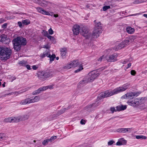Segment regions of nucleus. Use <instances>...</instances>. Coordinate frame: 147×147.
<instances>
[{"label":"nucleus","instance_id":"19","mask_svg":"<svg viewBox=\"0 0 147 147\" xmlns=\"http://www.w3.org/2000/svg\"><path fill=\"white\" fill-rule=\"evenodd\" d=\"M29 115H24L20 117H17V119H18L19 121H25L27 120L29 117Z\"/></svg>","mask_w":147,"mask_h":147},{"label":"nucleus","instance_id":"27","mask_svg":"<svg viewBox=\"0 0 147 147\" xmlns=\"http://www.w3.org/2000/svg\"><path fill=\"white\" fill-rule=\"evenodd\" d=\"M22 23L24 25H28L30 24V21L29 20L25 19L22 20Z\"/></svg>","mask_w":147,"mask_h":147},{"label":"nucleus","instance_id":"34","mask_svg":"<svg viewBox=\"0 0 147 147\" xmlns=\"http://www.w3.org/2000/svg\"><path fill=\"white\" fill-rule=\"evenodd\" d=\"M18 63L21 65H25L27 64V62L23 60L20 61Z\"/></svg>","mask_w":147,"mask_h":147},{"label":"nucleus","instance_id":"57","mask_svg":"<svg viewBox=\"0 0 147 147\" xmlns=\"http://www.w3.org/2000/svg\"><path fill=\"white\" fill-rule=\"evenodd\" d=\"M5 82H4V83L2 84V86L3 87H5Z\"/></svg>","mask_w":147,"mask_h":147},{"label":"nucleus","instance_id":"7","mask_svg":"<svg viewBox=\"0 0 147 147\" xmlns=\"http://www.w3.org/2000/svg\"><path fill=\"white\" fill-rule=\"evenodd\" d=\"M53 72L52 71H40L37 73V76L39 79L44 81L49 77L53 76Z\"/></svg>","mask_w":147,"mask_h":147},{"label":"nucleus","instance_id":"8","mask_svg":"<svg viewBox=\"0 0 147 147\" xmlns=\"http://www.w3.org/2000/svg\"><path fill=\"white\" fill-rule=\"evenodd\" d=\"M80 33L86 39L92 37H94L92 36V34H91L88 32V30L86 26H81L80 28Z\"/></svg>","mask_w":147,"mask_h":147},{"label":"nucleus","instance_id":"22","mask_svg":"<svg viewBox=\"0 0 147 147\" xmlns=\"http://www.w3.org/2000/svg\"><path fill=\"white\" fill-rule=\"evenodd\" d=\"M67 51V49L65 48H62L60 49L61 54L63 58H65Z\"/></svg>","mask_w":147,"mask_h":147},{"label":"nucleus","instance_id":"51","mask_svg":"<svg viewBox=\"0 0 147 147\" xmlns=\"http://www.w3.org/2000/svg\"><path fill=\"white\" fill-rule=\"evenodd\" d=\"M129 61V60L128 59H127L125 60V61H123V62H122V63L123 64H125L127 62H128Z\"/></svg>","mask_w":147,"mask_h":147},{"label":"nucleus","instance_id":"2","mask_svg":"<svg viewBox=\"0 0 147 147\" xmlns=\"http://www.w3.org/2000/svg\"><path fill=\"white\" fill-rule=\"evenodd\" d=\"M100 74L96 70L92 71L88 73V75L78 84V86L82 87L90 82H92L98 77Z\"/></svg>","mask_w":147,"mask_h":147},{"label":"nucleus","instance_id":"42","mask_svg":"<svg viewBox=\"0 0 147 147\" xmlns=\"http://www.w3.org/2000/svg\"><path fill=\"white\" fill-rule=\"evenodd\" d=\"M114 143H115V142L113 140H110L108 142V145H111Z\"/></svg>","mask_w":147,"mask_h":147},{"label":"nucleus","instance_id":"9","mask_svg":"<svg viewBox=\"0 0 147 147\" xmlns=\"http://www.w3.org/2000/svg\"><path fill=\"white\" fill-rule=\"evenodd\" d=\"M137 98H134L132 100H129L127 101V103L129 105L136 107L141 104V102H140L141 100H140V101Z\"/></svg>","mask_w":147,"mask_h":147},{"label":"nucleus","instance_id":"53","mask_svg":"<svg viewBox=\"0 0 147 147\" xmlns=\"http://www.w3.org/2000/svg\"><path fill=\"white\" fill-rule=\"evenodd\" d=\"M84 121V120L82 119L80 121V123L82 124H85Z\"/></svg>","mask_w":147,"mask_h":147},{"label":"nucleus","instance_id":"6","mask_svg":"<svg viewBox=\"0 0 147 147\" xmlns=\"http://www.w3.org/2000/svg\"><path fill=\"white\" fill-rule=\"evenodd\" d=\"M40 99V97L39 96L28 98L22 100L20 104L21 105H26L38 102Z\"/></svg>","mask_w":147,"mask_h":147},{"label":"nucleus","instance_id":"11","mask_svg":"<svg viewBox=\"0 0 147 147\" xmlns=\"http://www.w3.org/2000/svg\"><path fill=\"white\" fill-rule=\"evenodd\" d=\"M129 38L126 39L117 46V49H120L125 47L129 44Z\"/></svg>","mask_w":147,"mask_h":147},{"label":"nucleus","instance_id":"25","mask_svg":"<svg viewBox=\"0 0 147 147\" xmlns=\"http://www.w3.org/2000/svg\"><path fill=\"white\" fill-rule=\"evenodd\" d=\"M127 108L126 105H121V106H117L116 107V110L117 111H120L125 109Z\"/></svg>","mask_w":147,"mask_h":147},{"label":"nucleus","instance_id":"56","mask_svg":"<svg viewBox=\"0 0 147 147\" xmlns=\"http://www.w3.org/2000/svg\"><path fill=\"white\" fill-rule=\"evenodd\" d=\"M12 81H13L14 80H15L16 79V77H15L13 76V77H12Z\"/></svg>","mask_w":147,"mask_h":147},{"label":"nucleus","instance_id":"45","mask_svg":"<svg viewBox=\"0 0 147 147\" xmlns=\"http://www.w3.org/2000/svg\"><path fill=\"white\" fill-rule=\"evenodd\" d=\"M111 111H112V113H113L114 111H117L116 109H115L114 107H111Z\"/></svg>","mask_w":147,"mask_h":147},{"label":"nucleus","instance_id":"55","mask_svg":"<svg viewBox=\"0 0 147 147\" xmlns=\"http://www.w3.org/2000/svg\"><path fill=\"white\" fill-rule=\"evenodd\" d=\"M131 66V63H129L127 65V67H126L127 69H128Z\"/></svg>","mask_w":147,"mask_h":147},{"label":"nucleus","instance_id":"15","mask_svg":"<svg viewBox=\"0 0 147 147\" xmlns=\"http://www.w3.org/2000/svg\"><path fill=\"white\" fill-rule=\"evenodd\" d=\"M80 28L81 27L77 25L74 26L72 30L74 34L77 35L80 33Z\"/></svg>","mask_w":147,"mask_h":147},{"label":"nucleus","instance_id":"31","mask_svg":"<svg viewBox=\"0 0 147 147\" xmlns=\"http://www.w3.org/2000/svg\"><path fill=\"white\" fill-rule=\"evenodd\" d=\"M102 60H106V57L105 58L104 55H102L101 57L99 58L98 59L97 61L99 62H99H101Z\"/></svg>","mask_w":147,"mask_h":147},{"label":"nucleus","instance_id":"49","mask_svg":"<svg viewBox=\"0 0 147 147\" xmlns=\"http://www.w3.org/2000/svg\"><path fill=\"white\" fill-rule=\"evenodd\" d=\"M116 145L117 146H120L122 145V144L121 143L120 141L119 140L116 143Z\"/></svg>","mask_w":147,"mask_h":147},{"label":"nucleus","instance_id":"28","mask_svg":"<svg viewBox=\"0 0 147 147\" xmlns=\"http://www.w3.org/2000/svg\"><path fill=\"white\" fill-rule=\"evenodd\" d=\"M48 57L50 58V61H52L54 60V59L56 57V56L55 54H53L51 55L50 53L48 56Z\"/></svg>","mask_w":147,"mask_h":147},{"label":"nucleus","instance_id":"23","mask_svg":"<svg viewBox=\"0 0 147 147\" xmlns=\"http://www.w3.org/2000/svg\"><path fill=\"white\" fill-rule=\"evenodd\" d=\"M126 31L128 34H131L134 33L135 29L131 27L128 26L126 28Z\"/></svg>","mask_w":147,"mask_h":147},{"label":"nucleus","instance_id":"44","mask_svg":"<svg viewBox=\"0 0 147 147\" xmlns=\"http://www.w3.org/2000/svg\"><path fill=\"white\" fill-rule=\"evenodd\" d=\"M136 74V72L134 70H132L131 71V74L133 76H134Z\"/></svg>","mask_w":147,"mask_h":147},{"label":"nucleus","instance_id":"1","mask_svg":"<svg viewBox=\"0 0 147 147\" xmlns=\"http://www.w3.org/2000/svg\"><path fill=\"white\" fill-rule=\"evenodd\" d=\"M129 86V84L126 83L123 85L122 87H118L112 91H109L107 90L104 92H102L99 94L98 97V100L124 91L128 88Z\"/></svg>","mask_w":147,"mask_h":147},{"label":"nucleus","instance_id":"59","mask_svg":"<svg viewBox=\"0 0 147 147\" xmlns=\"http://www.w3.org/2000/svg\"><path fill=\"white\" fill-rule=\"evenodd\" d=\"M143 16H144V17L147 18V14H144L143 15Z\"/></svg>","mask_w":147,"mask_h":147},{"label":"nucleus","instance_id":"43","mask_svg":"<svg viewBox=\"0 0 147 147\" xmlns=\"http://www.w3.org/2000/svg\"><path fill=\"white\" fill-rule=\"evenodd\" d=\"M48 31L49 34L51 35H52L53 33L54 32L51 28Z\"/></svg>","mask_w":147,"mask_h":147},{"label":"nucleus","instance_id":"5","mask_svg":"<svg viewBox=\"0 0 147 147\" xmlns=\"http://www.w3.org/2000/svg\"><path fill=\"white\" fill-rule=\"evenodd\" d=\"M94 22L95 24V26L94 30L93 32L92 36L97 38L99 36L101 32L102 25L100 22H97L96 20H95Z\"/></svg>","mask_w":147,"mask_h":147},{"label":"nucleus","instance_id":"46","mask_svg":"<svg viewBox=\"0 0 147 147\" xmlns=\"http://www.w3.org/2000/svg\"><path fill=\"white\" fill-rule=\"evenodd\" d=\"M7 23H5L3 24L2 25V28L4 29L6 28H7Z\"/></svg>","mask_w":147,"mask_h":147},{"label":"nucleus","instance_id":"37","mask_svg":"<svg viewBox=\"0 0 147 147\" xmlns=\"http://www.w3.org/2000/svg\"><path fill=\"white\" fill-rule=\"evenodd\" d=\"M57 136H54L51 137L50 139H49V141L50 142H52L55 139H56Z\"/></svg>","mask_w":147,"mask_h":147},{"label":"nucleus","instance_id":"4","mask_svg":"<svg viewBox=\"0 0 147 147\" xmlns=\"http://www.w3.org/2000/svg\"><path fill=\"white\" fill-rule=\"evenodd\" d=\"M12 51L9 48L0 47V58L1 60H6L10 57Z\"/></svg>","mask_w":147,"mask_h":147},{"label":"nucleus","instance_id":"38","mask_svg":"<svg viewBox=\"0 0 147 147\" xmlns=\"http://www.w3.org/2000/svg\"><path fill=\"white\" fill-rule=\"evenodd\" d=\"M22 22H18V25L20 28H22L23 27V26L22 25Z\"/></svg>","mask_w":147,"mask_h":147},{"label":"nucleus","instance_id":"58","mask_svg":"<svg viewBox=\"0 0 147 147\" xmlns=\"http://www.w3.org/2000/svg\"><path fill=\"white\" fill-rule=\"evenodd\" d=\"M54 17L55 18L57 17L58 16L57 14H54Z\"/></svg>","mask_w":147,"mask_h":147},{"label":"nucleus","instance_id":"35","mask_svg":"<svg viewBox=\"0 0 147 147\" xmlns=\"http://www.w3.org/2000/svg\"><path fill=\"white\" fill-rule=\"evenodd\" d=\"M50 142L49 139H47L45 140L42 142V144L45 146L47 145L48 143V142Z\"/></svg>","mask_w":147,"mask_h":147},{"label":"nucleus","instance_id":"61","mask_svg":"<svg viewBox=\"0 0 147 147\" xmlns=\"http://www.w3.org/2000/svg\"><path fill=\"white\" fill-rule=\"evenodd\" d=\"M56 59L57 60H58L59 59V57H57L56 58Z\"/></svg>","mask_w":147,"mask_h":147},{"label":"nucleus","instance_id":"32","mask_svg":"<svg viewBox=\"0 0 147 147\" xmlns=\"http://www.w3.org/2000/svg\"><path fill=\"white\" fill-rule=\"evenodd\" d=\"M119 140L120 141L121 143L122 144V145H125L127 143L126 141L124 140L123 138L120 139Z\"/></svg>","mask_w":147,"mask_h":147},{"label":"nucleus","instance_id":"16","mask_svg":"<svg viewBox=\"0 0 147 147\" xmlns=\"http://www.w3.org/2000/svg\"><path fill=\"white\" fill-rule=\"evenodd\" d=\"M1 39L0 41L4 44H8L9 40L7 38V36L5 34H2L1 36Z\"/></svg>","mask_w":147,"mask_h":147},{"label":"nucleus","instance_id":"13","mask_svg":"<svg viewBox=\"0 0 147 147\" xmlns=\"http://www.w3.org/2000/svg\"><path fill=\"white\" fill-rule=\"evenodd\" d=\"M79 64V62L77 60H74L70 63L69 64L65 67V68L69 69L72 67H75Z\"/></svg>","mask_w":147,"mask_h":147},{"label":"nucleus","instance_id":"63","mask_svg":"<svg viewBox=\"0 0 147 147\" xmlns=\"http://www.w3.org/2000/svg\"><path fill=\"white\" fill-rule=\"evenodd\" d=\"M1 82L0 81V86L1 85Z\"/></svg>","mask_w":147,"mask_h":147},{"label":"nucleus","instance_id":"24","mask_svg":"<svg viewBox=\"0 0 147 147\" xmlns=\"http://www.w3.org/2000/svg\"><path fill=\"white\" fill-rule=\"evenodd\" d=\"M100 104L99 103V102H97V103L96 102L94 103H93L91 105H90L86 107L85 108V109L88 110V108H91L92 107H95L99 105Z\"/></svg>","mask_w":147,"mask_h":147},{"label":"nucleus","instance_id":"47","mask_svg":"<svg viewBox=\"0 0 147 147\" xmlns=\"http://www.w3.org/2000/svg\"><path fill=\"white\" fill-rule=\"evenodd\" d=\"M47 37L48 38H49V39H50V40H52V39H54V38L51 36H50L49 35L47 36Z\"/></svg>","mask_w":147,"mask_h":147},{"label":"nucleus","instance_id":"41","mask_svg":"<svg viewBox=\"0 0 147 147\" xmlns=\"http://www.w3.org/2000/svg\"><path fill=\"white\" fill-rule=\"evenodd\" d=\"M5 135L3 133L0 134V140H1V139H3L5 137Z\"/></svg>","mask_w":147,"mask_h":147},{"label":"nucleus","instance_id":"48","mask_svg":"<svg viewBox=\"0 0 147 147\" xmlns=\"http://www.w3.org/2000/svg\"><path fill=\"white\" fill-rule=\"evenodd\" d=\"M5 20L3 18H0V24L3 23Z\"/></svg>","mask_w":147,"mask_h":147},{"label":"nucleus","instance_id":"50","mask_svg":"<svg viewBox=\"0 0 147 147\" xmlns=\"http://www.w3.org/2000/svg\"><path fill=\"white\" fill-rule=\"evenodd\" d=\"M43 48L47 49H49L50 48V47H49L48 45L47 44L46 45H44L43 47Z\"/></svg>","mask_w":147,"mask_h":147},{"label":"nucleus","instance_id":"33","mask_svg":"<svg viewBox=\"0 0 147 147\" xmlns=\"http://www.w3.org/2000/svg\"><path fill=\"white\" fill-rule=\"evenodd\" d=\"M83 69V66L81 65L79 66V68L75 70L74 71V72L76 73L78 72H79L82 70Z\"/></svg>","mask_w":147,"mask_h":147},{"label":"nucleus","instance_id":"14","mask_svg":"<svg viewBox=\"0 0 147 147\" xmlns=\"http://www.w3.org/2000/svg\"><path fill=\"white\" fill-rule=\"evenodd\" d=\"M18 119H17L16 117H11L5 119L4 121V122L7 123L18 122H19V120Z\"/></svg>","mask_w":147,"mask_h":147},{"label":"nucleus","instance_id":"17","mask_svg":"<svg viewBox=\"0 0 147 147\" xmlns=\"http://www.w3.org/2000/svg\"><path fill=\"white\" fill-rule=\"evenodd\" d=\"M131 128H120L117 129L115 132L125 133L126 132H130Z\"/></svg>","mask_w":147,"mask_h":147},{"label":"nucleus","instance_id":"30","mask_svg":"<svg viewBox=\"0 0 147 147\" xmlns=\"http://www.w3.org/2000/svg\"><path fill=\"white\" fill-rule=\"evenodd\" d=\"M136 138L137 139H146V137L143 135H137L136 136Z\"/></svg>","mask_w":147,"mask_h":147},{"label":"nucleus","instance_id":"18","mask_svg":"<svg viewBox=\"0 0 147 147\" xmlns=\"http://www.w3.org/2000/svg\"><path fill=\"white\" fill-rule=\"evenodd\" d=\"M36 9L38 11L43 15H50L49 12L43 9L42 8L40 7H37L36 8Z\"/></svg>","mask_w":147,"mask_h":147},{"label":"nucleus","instance_id":"62","mask_svg":"<svg viewBox=\"0 0 147 147\" xmlns=\"http://www.w3.org/2000/svg\"><path fill=\"white\" fill-rule=\"evenodd\" d=\"M33 142H34V143H35V142H36V140H34Z\"/></svg>","mask_w":147,"mask_h":147},{"label":"nucleus","instance_id":"60","mask_svg":"<svg viewBox=\"0 0 147 147\" xmlns=\"http://www.w3.org/2000/svg\"><path fill=\"white\" fill-rule=\"evenodd\" d=\"M86 7H87V8H89V7H90V6L89 5H86Z\"/></svg>","mask_w":147,"mask_h":147},{"label":"nucleus","instance_id":"29","mask_svg":"<svg viewBox=\"0 0 147 147\" xmlns=\"http://www.w3.org/2000/svg\"><path fill=\"white\" fill-rule=\"evenodd\" d=\"M67 110L66 108H63L61 109L60 111H58L57 114L58 115H59L61 114L64 113L65 110Z\"/></svg>","mask_w":147,"mask_h":147},{"label":"nucleus","instance_id":"39","mask_svg":"<svg viewBox=\"0 0 147 147\" xmlns=\"http://www.w3.org/2000/svg\"><path fill=\"white\" fill-rule=\"evenodd\" d=\"M42 34L45 36L47 37L49 35L47 31L45 30H43Z\"/></svg>","mask_w":147,"mask_h":147},{"label":"nucleus","instance_id":"12","mask_svg":"<svg viewBox=\"0 0 147 147\" xmlns=\"http://www.w3.org/2000/svg\"><path fill=\"white\" fill-rule=\"evenodd\" d=\"M137 94V93L135 92L129 93L125 94L123 96H122V98H126L131 100L132 99H133L134 96H138Z\"/></svg>","mask_w":147,"mask_h":147},{"label":"nucleus","instance_id":"52","mask_svg":"<svg viewBox=\"0 0 147 147\" xmlns=\"http://www.w3.org/2000/svg\"><path fill=\"white\" fill-rule=\"evenodd\" d=\"M26 67L27 68L28 70H30L31 69V68H30V66L29 65H26Z\"/></svg>","mask_w":147,"mask_h":147},{"label":"nucleus","instance_id":"26","mask_svg":"<svg viewBox=\"0 0 147 147\" xmlns=\"http://www.w3.org/2000/svg\"><path fill=\"white\" fill-rule=\"evenodd\" d=\"M50 52L48 50L42 53H41L40 55V57L42 58H43L47 56L48 57V56Z\"/></svg>","mask_w":147,"mask_h":147},{"label":"nucleus","instance_id":"64","mask_svg":"<svg viewBox=\"0 0 147 147\" xmlns=\"http://www.w3.org/2000/svg\"><path fill=\"white\" fill-rule=\"evenodd\" d=\"M9 94H10V93H9V94H8V95H9Z\"/></svg>","mask_w":147,"mask_h":147},{"label":"nucleus","instance_id":"36","mask_svg":"<svg viewBox=\"0 0 147 147\" xmlns=\"http://www.w3.org/2000/svg\"><path fill=\"white\" fill-rule=\"evenodd\" d=\"M110 8V6L109 5L105 6L103 7V10L104 11H105L107 9Z\"/></svg>","mask_w":147,"mask_h":147},{"label":"nucleus","instance_id":"20","mask_svg":"<svg viewBox=\"0 0 147 147\" xmlns=\"http://www.w3.org/2000/svg\"><path fill=\"white\" fill-rule=\"evenodd\" d=\"M45 88L46 87H43L39 88L38 90L34 91L32 92L33 95H36L38 94L41 92L45 90Z\"/></svg>","mask_w":147,"mask_h":147},{"label":"nucleus","instance_id":"10","mask_svg":"<svg viewBox=\"0 0 147 147\" xmlns=\"http://www.w3.org/2000/svg\"><path fill=\"white\" fill-rule=\"evenodd\" d=\"M118 56L117 54L114 53L106 57V59L107 61L110 62H115L117 60V57Z\"/></svg>","mask_w":147,"mask_h":147},{"label":"nucleus","instance_id":"21","mask_svg":"<svg viewBox=\"0 0 147 147\" xmlns=\"http://www.w3.org/2000/svg\"><path fill=\"white\" fill-rule=\"evenodd\" d=\"M38 0V3L42 6L45 7L48 3V2L45 0Z\"/></svg>","mask_w":147,"mask_h":147},{"label":"nucleus","instance_id":"54","mask_svg":"<svg viewBox=\"0 0 147 147\" xmlns=\"http://www.w3.org/2000/svg\"><path fill=\"white\" fill-rule=\"evenodd\" d=\"M37 68L38 67L35 65L32 66V68L34 70H36Z\"/></svg>","mask_w":147,"mask_h":147},{"label":"nucleus","instance_id":"3","mask_svg":"<svg viewBox=\"0 0 147 147\" xmlns=\"http://www.w3.org/2000/svg\"><path fill=\"white\" fill-rule=\"evenodd\" d=\"M13 48L17 51H19L22 46L26 45L27 43L26 39L22 37H17L12 40Z\"/></svg>","mask_w":147,"mask_h":147},{"label":"nucleus","instance_id":"40","mask_svg":"<svg viewBox=\"0 0 147 147\" xmlns=\"http://www.w3.org/2000/svg\"><path fill=\"white\" fill-rule=\"evenodd\" d=\"M43 87H46V88H45V90L48 88H49L50 89H51L53 88V86L51 85L44 86H43Z\"/></svg>","mask_w":147,"mask_h":147}]
</instances>
